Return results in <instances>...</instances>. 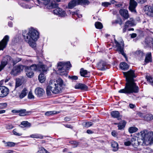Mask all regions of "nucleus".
Masks as SVG:
<instances>
[{
    "instance_id": "1",
    "label": "nucleus",
    "mask_w": 153,
    "mask_h": 153,
    "mask_svg": "<svg viewBox=\"0 0 153 153\" xmlns=\"http://www.w3.org/2000/svg\"><path fill=\"white\" fill-rule=\"evenodd\" d=\"M134 72V71L130 70L127 72H123L127 82L125 88L119 90V93L129 94L134 93H137L139 92V88L134 82V78L136 77Z\"/></svg>"
},
{
    "instance_id": "2",
    "label": "nucleus",
    "mask_w": 153,
    "mask_h": 153,
    "mask_svg": "<svg viewBox=\"0 0 153 153\" xmlns=\"http://www.w3.org/2000/svg\"><path fill=\"white\" fill-rule=\"evenodd\" d=\"M49 84L46 88V93L48 96L51 95V91L55 94L61 93L62 90L65 86L63 81L61 78L58 79L56 82L51 80L49 81Z\"/></svg>"
},
{
    "instance_id": "3",
    "label": "nucleus",
    "mask_w": 153,
    "mask_h": 153,
    "mask_svg": "<svg viewBox=\"0 0 153 153\" xmlns=\"http://www.w3.org/2000/svg\"><path fill=\"white\" fill-rule=\"evenodd\" d=\"M22 35L25 41L31 47L35 48L36 46L35 42L38 40L39 36V33L37 30L31 27L27 33L26 31H24Z\"/></svg>"
},
{
    "instance_id": "4",
    "label": "nucleus",
    "mask_w": 153,
    "mask_h": 153,
    "mask_svg": "<svg viewBox=\"0 0 153 153\" xmlns=\"http://www.w3.org/2000/svg\"><path fill=\"white\" fill-rule=\"evenodd\" d=\"M140 133L141 138L136 140L133 143V145H143L144 143L146 145H148L153 143V132L148 131L146 130H144L141 131Z\"/></svg>"
},
{
    "instance_id": "5",
    "label": "nucleus",
    "mask_w": 153,
    "mask_h": 153,
    "mask_svg": "<svg viewBox=\"0 0 153 153\" xmlns=\"http://www.w3.org/2000/svg\"><path fill=\"white\" fill-rule=\"evenodd\" d=\"M71 65L69 62H60L58 64L57 68L59 71V73L61 75H66L67 72L66 70L67 68H70Z\"/></svg>"
},
{
    "instance_id": "6",
    "label": "nucleus",
    "mask_w": 153,
    "mask_h": 153,
    "mask_svg": "<svg viewBox=\"0 0 153 153\" xmlns=\"http://www.w3.org/2000/svg\"><path fill=\"white\" fill-rule=\"evenodd\" d=\"M89 2L88 0H72L68 4V7L72 9L77 5H88Z\"/></svg>"
},
{
    "instance_id": "7",
    "label": "nucleus",
    "mask_w": 153,
    "mask_h": 153,
    "mask_svg": "<svg viewBox=\"0 0 153 153\" xmlns=\"http://www.w3.org/2000/svg\"><path fill=\"white\" fill-rule=\"evenodd\" d=\"M114 40L115 43L116 44V47L117 48L116 51L121 54L127 59L126 54L124 53L123 51L124 44L123 41H121L119 42L116 40L115 38L114 39Z\"/></svg>"
},
{
    "instance_id": "8",
    "label": "nucleus",
    "mask_w": 153,
    "mask_h": 153,
    "mask_svg": "<svg viewBox=\"0 0 153 153\" xmlns=\"http://www.w3.org/2000/svg\"><path fill=\"white\" fill-rule=\"evenodd\" d=\"M0 82V97H4L9 94V89L5 86H2Z\"/></svg>"
},
{
    "instance_id": "9",
    "label": "nucleus",
    "mask_w": 153,
    "mask_h": 153,
    "mask_svg": "<svg viewBox=\"0 0 153 153\" xmlns=\"http://www.w3.org/2000/svg\"><path fill=\"white\" fill-rule=\"evenodd\" d=\"M12 58L9 56L7 55L4 57L0 65V72L1 71L7 64L8 62L11 60Z\"/></svg>"
},
{
    "instance_id": "10",
    "label": "nucleus",
    "mask_w": 153,
    "mask_h": 153,
    "mask_svg": "<svg viewBox=\"0 0 153 153\" xmlns=\"http://www.w3.org/2000/svg\"><path fill=\"white\" fill-rule=\"evenodd\" d=\"M9 37L8 36H5L0 42V51L3 50L5 48L9 40Z\"/></svg>"
},
{
    "instance_id": "11",
    "label": "nucleus",
    "mask_w": 153,
    "mask_h": 153,
    "mask_svg": "<svg viewBox=\"0 0 153 153\" xmlns=\"http://www.w3.org/2000/svg\"><path fill=\"white\" fill-rule=\"evenodd\" d=\"M23 68L22 65H17L14 67L12 70V73L15 76L19 74L22 71Z\"/></svg>"
},
{
    "instance_id": "12",
    "label": "nucleus",
    "mask_w": 153,
    "mask_h": 153,
    "mask_svg": "<svg viewBox=\"0 0 153 153\" xmlns=\"http://www.w3.org/2000/svg\"><path fill=\"white\" fill-rule=\"evenodd\" d=\"M137 5V2L134 0H130V5L129 7V10L132 12H136L135 8Z\"/></svg>"
},
{
    "instance_id": "13",
    "label": "nucleus",
    "mask_w": 153,
    "mask_h": 153,
    "mask_svg": "<svg viewBox=\"0 0 153 153\" xmlns=\"http://www.w3.org/2000/svg\"><path fill=\"white\" fill-rule=\"evenodd\" d=\"M53 13L54 14L61 16H64L65 14V12L64 11L62 10V9L58 7L54 10H53Z\"/></svg>"
},
{
    "instance_id": "14",
    "label": "nucleus",
    "mask_w": 153,
    "mask_h": 153,
    "mask_svg": "<svg viewBox=\"0 0 153 153\" xmlns=\"http://www.w3.org/2000/svg\"><path fill=\"white\" fill-rule=\"evenodd\" d=\"M152 57L151 52H149L147 53L145 56V58L144 60V65L147 63L152 62Z\"/></svg>"
},
{
    "instance_id": "15",
    "label": "nucleus",
    "mask_w": 153,
    "mask_h": 153,
    "mask_svg": "<svg viewBox=\"0 0 153 153\" xmlns=\"http://www.w3.org/2000/svg\"><path fill=\"white\" fill-rule=\"evenodd\" d=\"M97 67L99 70H105L106 68V63L103 61H101L97 64Z\"/></svg>"
},
{
    "instance_id": "16",
    "label": "nucleus",
    "mask_w": 153,
    "mask_h": 153,
    "mask_svg": "<svg viewBox=\"0 0 153 153\" xmlns=\"http://www.w3.org/2000/svg\"><path fill=\"white\" fill-rule=\"evenodd\" d=\"M35 93L37 97H40L45 94V91L43 89L40 88H38L36 89Z\"/></svg>"
},
{
    "instance_id": "17",
    "label": "nucleus",
    "mask_w": 153,
    "mask_h": 153,
    "mask_svg": "<svg viewBox=\"0 0 153 153\" xmlns=\"http://www.w3.org/2000/svg\"><path fill=\"white\" fill-rule=\"evenodd\" d=\"M120 15L125 19H127L129 16L128 10L124 9H120L119 11Z\"/></svg>"
},
{
    "instance_id": "18",
    "label": "nucleus",
    "mask_w": 153,
    "mask_h": 153,
    "mask_svg": "<svg viewBox=\"0 0 153 153\" xmlns=\"http://www.w3.org/2000/svg\"><path fill=\"white\" fill-rule=\"evenodd\" d=\"M31 111H26L25 109L19 110V115L21 116H24L31 114Z\"/></svg>"
},
{
    "instance_id": "19",
    "label": "nucleus",
    "mask_w": 153,
    "mask_h": 153,
    "mask_svg": "<svg viewBox=\"0 0 153 153\" xmlns=\"http://www.w3.org/2000/svg\"><path fill=\"white\" fill-rule=\"evenodd\" d=\"M26 1H30V3H28L27 4L24 5L23 7L25 8L30 9L33 7L34 4V1L33 0H23Z\"/></svg>"
},
{
    "instance_id": "20",
    "label": "nucleus",
    "mask_w": 153,
    "mask_h": 153,
    "mask_svg": "<svg viewBox=\"0 0 153 153\" xmlns=\"http://www.w3.org/2000/svg\"><path fill=\"white\" fill-rule=\"evenodd\" d=\"M80 73L82 76L85 77H89L90 76V73L82 68L81 69Z\"/></svg>"
},
{
    "instance_id": "21",
    "label": "nucleus",
    "mask_w": 153,
    "mask_h": 153,
    "mask_svg": "<svg viewBox=\"0 0 153 153\" xmlns=\"http://www.w3.org/2000/svg\"><path fill=\"white\" fill-rule=\"evenodd\" d=\"M38 71H42L44 73L45 72H46L48 70L47 66L45 65H38Z\"/></svg>"
},
{
    "instance_id": "22",
    "label": "nucleus",
    "mask_w": 153,
    "mask_h": 153,
    "mask_svg": "<svg viewBox=\"0 0 153 153\" xmlns=\"http://www.w3.org/2000/svg\"><path fill=\"white\" fill-rule=\"evenodd\" d=\"M25 71L26 75L29 78H31L33 76L34 73L33 71L30 70L26 67L25 69Z\"/></svg>"
},
{
    "instance_id": "23",
    "label": "nucleus",
    "mask_w": 153,
    "mask_h": 153,
    "mask_svg": "<svg viewBox=\"0 0 153 153\" xmlns=\"http://www.w3.org/2000/svg\"><path fill=\"white\" fill-rule=\"evenodd\" d=\"M27 89L26 88H24L19 95V98L21 99L23 98L27 95Z\"/></svg>"
},
{
    "instance_id": "24",
    "label": "nucleus",
    "mask_w": 153,
    "mask_h": 153,
    "mask_svg": "<svg viewBox=\"0 0 153 153\" xmlns=\"http://www.w3.org/2000/svg\"><path fill=\"white\" fill-rule=\"evenodd\" d=\"M111 147L113 148V150L116 151L118 150V145L117 142L114 141H112L111 143Z\"/></svg>"
},
{
    "instance_id": "25",
    "label": "nucleus",
    "mask_w": 153,
    "mask_h": 153,
    "mask_svg": "<svg viewBox=\"0 0 153 153\" xmlns=\"http://www.w3.org/2000/svg\"><path fill=\"white\" fill-rule=\"evenodd\" d=\"M120 68L123 70H127L129 68L128 65L125 62H123L120 64Z\"/></svg>"
},
{
    "instance_id": "26",
    "label": "nucleus",
    "mask_w": 153,
    "mask_h": 153,
    "mask_svg": "<svg viewBox=\"0 0 153 153\" xmlns=\"http://www.w3.org/2000/svg\"><path fill=\"white\" fill-rule=\"evenodd\" d=\"M26 67L33 72L34 71H38V65H33L30 67L28 66Z\"/></svg>"
},
{
    "instance_id": "27",
    "label": "nucleus",
    "mask_w": 153,
    "mask_h": 153,
    "mask_svg": "<svg viewBox=\"0 0 153 153\" xmlns=\"http://www.w3.org/2000/svg\"><path fill=\"white\" fill-rule=\"evenodd\" d=\"M45 76L44 73L42 72L40 73L38 76V79L39 82L41 83H43L45 80Z\"/></svg>"
},
{
    "instance_id": "28",
    "label": "nucleus",
    "mask_w": 153,
    "mask_h": 153,
    "mask_svg": "<svg viewBox=\"0 0 153 153\" xmlns=\"http://www.w3.org/2000/svg\"><path fill=\"white\" fill-rule=\"evenodd\" d=\"M20 125L22 126H21L22 128L30 127L31 126V124L27 121H24L22 122Z\"/></svg>"
},
{
    "instance_id": "29",
    "label": "nucleus",
    "mask_w": 153,
    "mask_h": 153,
    "mask_svg": "<svg viewBox=\"0 0 153 153\" xmlns=\"http://www.w3.org/2000/svg\"><path fill=\"white\" fill-rule=\"evenodd\" d=\"M111 114V116L114 118L118 119V118L120 117V113L118 111H112Z\"/></svg>"
},
{
    "instance_id": "30",
    "label": "nucleus",
    "mask_w": 153,
    "mask_h": 153,
    "mask_svg": "<svg viewBox=\"0 0 153 153\" xmlns=\"http://www.w3.org/2000/svg\"><path fill=\"white\" fill-rule=\"evenodd\" d=\"M126 122L125 121L123 120L121 122L118 124V129H122L124 128L125 126Z\"/></svg>"
},
{
    "instance_id": "31",
    "label": "nucleus",
    "mask_w": 153,
    "mask_h": 153,
    "mask_svg": "<svg viewBox=\"0 0 153 153\" xmlns=\"http://www.w3.org/2000/svg\"><path fill=\"white\" fill-rule=\"evenodd\" d=\"M153 8V7L151 6L147 5L144 7L143 9L145 11L148 12L147 13L148 15V13H150Z\"/></svg>"
},
{
    "instance_id": "32",
    "label": "nucleus",
    "mask_w": 153,
    "mask_h": 153,
    "mask_svg": "<svg viewBox=\"0 0 153 153\" xmlns=\"http://www.w3.org/2000/svg\"><path fill=\"white\" fill-rule=\"evenodd\" d=\"M58 4H57L55 2L52 3H51L50 5H47V7L48 9H51L52 8H57L58 7Z\"/></svg>"
},
{
    "instance_id": "33",
    "label": "nucleus",
    "mask_w": 153,
    "mask_h": 153,
    "mask_svg": "<svg viewBox=\"0 0 153 153\" xmlns=\"http://www.w3.org/2000/svg\"><path fill=\"white\" fill-rule=\"evenodd\" d=\"M144 118L145 120L149 121L153 119V115L151 114H147L145 115Z\"/></svg>"
},
{
    "instance_id": "34",
    "label": "nucleus",
    "mask_w": 153,
    "mask_h": 153,
    "mask_svg": "<svg viewBox=\"0 0 153 153\" xmlns=\"http://www.w3.org/2000/svg\"><path fill=\"white\" fill-rule=\"evenodd\" d=\"M135 55L139 57H142L144 55V54L143 51L138 50L135 52Z\"/></svg>"
},
{
    "instance_id": "35",
    "label": "nucleus",
    "mask_w": 153,
    "mask_h": 153,
    "mask_svg": "<svg viewBox=\"0 0 153 153\" xmlns=\"http://www.w3.org/2000/svg\"><path fill=\"white\" fill-rule=\"evenodd\" d=\"M134 22L133 19L131 18L130 19V20L127 21L125 24L127 25L128 27L129 26H132L134 25Z\"/></svg>"
},
{
    "instance_id": "36",
    "label": "nucleus",
    "mask_w": 153,
    "mask_h": 153,
    "mask_svg": "<svg viewBox=\"0 0 153 153\" xmlns=\"http://www.w3.org/2000/svg\"><path fill=\"white\" fill-rule=\"evenodd\" d=\"M30 137L31 138H43V136L40 134H34L30 135Z\"/></svg>"
},
{
    "instance_id": "37",
    "label": "nucleus",
    "mask_w": 153,
    "mask_h": 153,
    "mask_svg": "<svg viewBox=\"0 0 153 153\" xmlns=\"http://www.w3.org/2000/svg\"><path fill=\"white\" fill-rule=\"evenodd\" d=\"M138 130V128L134 127H131L128 129V131L130 133H132L136 132Z\"/></svg>"
},
{
    "instance_id": "38",
    "label": "nucleus",
    "mask_w": 153,
    "mask_h": 153,
    "mask_svg": "<svg viewBox=\"0 0 153 153\" xmlns=\"http://www.w3.org/2000/svg\"><path fill=\"white\" fill-rule=\"evenodd\" d=\"M95 27L98 29H101L103 27L102 24L99 22H96L95 24Z\"/></svg>"
},
{
    "instance_id": "39",
    "label": "nucleus",
    "mask_w": 153,
    "mask_h": 153,
    "mask_svg": "<svg viewBox=\"0 0 153 153\" xmlns=\"http://www.w3.org/2000/svg\"><path fill=\"white\" fill-rule=\"evenodd\" d=\"M22 82H21V80L20 79H18L16 80V85L15 89L14 90H15L16 88L20 85H21L22 84Z\"/></svg>"
},
{
    "instance_id": "40",
    "label": "nucleus",
    "mask_w": 153,
    "mask_h": 153,
    "mask_svg": "<svg viewBox=\"0 0 153 153\" xmlns=\"http://www.w3.org/2000/svg\"><path fill=\"white\" fill-rule=\"evenodd\" d=\"M57 113L56 111H48L45 113V115L47 116H50L56 114Z\"/></svg>"
},
{
    "instance_id": "41",
    "label": "nucleus",
    "mask_w": 153,
    "mask_h": 153,
    "mask_svg": "<svg viewBox=\"0 0 153 153\" xmlns=\"http://www.w3.org/2000/svg\"><path fill=\"white\" fill-rule=\"evenodd\" d=\"M16 143L12 142H8L7 143H5V146L6 147H14V146L16 144Z\"/></svg>"
},
{
    "instance_id": "42",
    "label": "nucleus",
    "mask_w": 153,
    "mask_h": 153,
    "mask_svg": "<svg viewBox=\"0 0 153 153\" xmlns=\"http://www.w3.org/2000/svg\"><path fill=\"white\" fill-rule=\"evenodd\" d=\"M39 4H40L39 0H36ZM42 1V2L45 5H47L49 4L51 0H40Z\"/></svg>"
},
{
    "instance_id": "43",
    "label": "nucleus",
    "mask_w": 153,
    "mask_h": 153,
    "mask_svg": "<svg viewBox=\"0 0 153 153\" xmlns=\"http://www.w3.org/2000/svg\"><path fill=\"white\" fill-rule=\"evenodd\" d=\"M146 78L147 80L151 83V85L152 83H153V78L151 76H146Z\"/></svg>"
},
{
    "instance_id": "44",
    "label": "nucleus",
    "mask_w": 153,
    "mask_h": 153,
    "mask_svg": "<svg viewBox=\"0 0 153 153\" xmlns=\"http://www.w3.org/2000/svg\"><path fill=\"white\" fill-rule=\"evenodd\" d=\"M70 143L71 144L74 145V147H77L79 144L78 142H77L76 141H71L70 142Z\"/></svg>"
},
{
    "instance_id": "45",
    "label": "nucleus",
    "mask_w": 153,
    "mask_h": 153,
    "mask_svg": "<svg viewBox=\"0 0 153 153\" xmlns=\"http://www.w3.org/2000/svg\"><path fill=\"white\" fill-rule=\"evenodd\" d=\"M39 152L40 153H50L45 149L42 147L40 148V150L39 151Z\"/></svg>"
},
{
    "instance_id": "46",
    "label": "nucleus",
    "mask_w": 153,
    "mask_h": 153,
    "mask_svg": "<svg viewBox=\"0 0 153 153\" xmlns=\"http://www.w3.org/2000/svg\"><path fill=\"white\" fill-rule=\"evenodd\" d=\"M28 98L29 99H33L34 98V95H33L32 91H30L28 93Z\"/></svg>"
},
{
    "instance_id": "47",
    "label": "nucleus",
    "mask_w": 153,
    "mask_h": 153,
    "mask_svg": "<svg viewBox=\"0 0 153 153\" xmlns=\"http://www.w3.org/2000/svg\"><path fill=\"white\" fill-rule=\"evenodd\" d=\"M88 87L85 84L81 83L80 89L82 90H87Z\"/></svg>"
},
{
    "instance_id": "48",
    "label": "nucleus",
    "mask_w": 153,
    "mask_h": 153,
    "mask_svg": "<svg viewBox=\"0 0 153 153\" xmlns=\"http://www.w3.org/2000/svg\"><path fill=\"white\" fill-rule=\"evenodd\" d=\"M22 59L19 58H16L14 60H13L14 65H15L19 62L21 61Z\"/></svg>"
},
{
    "instance_id": "49",
    "label": "nucleus",
    "mask_w": 153,
    "mask_h": 153,
    "mask_svg": "<svg viewBox=\"0 0 153 153\" xmlns=\"http://www.w3.org/2000/svg\"><path fill=\"white\" fill-rule=\"evenodd\" d=\"M13 126L12 124L10 123L7 124L6 125V128L7 129H10L13 128Z\"/></svg>"
},
{
    "instance_id": "50",
    "label": "nucleus",
    "mask_w": 153,
    "mask_h": 153,
    "mask_svg": "<svg viewBox=\"0 0 153 153\" xmlns=\"http://www.w3.org/2000/svg\"><path fill=\"white\" fill-rule=\"evenodd\" d=\"M111 4L110 2H102V5L104 7H107Z\"/></svg>"
},
{
    "instance_id": "51",
    "label": "nucleus",
    "mask_w": 153,
    "mask_h": 153,
    "mask_svg": "<svg viewBox=\"0 0 153 153\" xmlns=\"http://www.w3.org/2000/svg\"><path fill=\"white\" fill-rule=\"evenodd\" d=\"M7 106V104L6 103H0V108L3 109L6 108Z\"/></svg>"
},
{
    "instance_id": "52",
    "label": "nucleus",
    "mask_w": 153,
    "mask_h": 153,
    "mask_svg": "<svg viewBox=\"0 0 153 153\" xmlns=\"http://www.w3.org/2000/svg\"><path fill=\"white\" fill-rule=\"evenodd\" d=\"M93 124V123L91 122H86L85 124V126L87 127H88L92 126Z\"/></svg>"
},
{
    "instance_id": "53",
    "label": "nucleus",
    "mask_w": 153,
    "mask_h": 153,
    "mask_svg": "<svg viewBox=\"0 0 153 153\" xmlns=\"http://www.w3.org/2000/svg\"><path fill=\"white\" fill-rule=\"evenodd\" d=\"M68 77L73 80H76L77 79H78V76H69Z\"/></svg>"
},
{
    "instance_id": "54",
    "label": "nucleus",
    "mask_w": 153,
    "mask_h": 153,
    "mask_svg": "<svg viewBox=\"0 0 153 153\" xmlns=\"http://www.w3.org/2000/svg\"><path fill=\"white\" fill-rule=\"evenodd\" d=\"M13 134L15 135H18V136H21L22 135L21 134L19 133H17L16 132V130L15 129H14L13 130Z\"/></svg>"
},
{
    "instance_id": "55",
    "label": "nucleus",
    "mask_w": 153,
    "mask_h": 153,
    "mask_svg": "<svg viewBox=\"0 0 153 153\" xmlns=\"http://www.w3.org/2000/svg\"><path fill=\"white\" fill-rule=\"evenodd\" d=\"M64 126L67 128L72 129L73 128V126L70 124H64Z\"/></svg>"
},
{
    "instance_id": "56",
    "label": "nucleus",
    "mask_w": 153,
    "mask_h": 153,
    "mask_svg": "<svg viewBox=\"0 0 153 153\" xmlns=\"http://www.w3.org/2000/svg\"><path fill=\"white\" fill-rule=\"evenodd\" d=\"M147 0H137L138 2L141 4H143L146 2Z\"/></svg>"
},
{
    "instance_id": "57",
    "label": "nucleus",
    "mask_w": 153,
    "mask_h": 153,
    "mask_svg": "<svg viewBox=\"0 0 153 153\" xmlns=\"http://www.w3.org/2000/svg\"><path fill=\"white\" fill-rule=\"evenodd\" d=\"M81 83H78L76 84L75 86V88L76 89H80Z\"/></svg>"
},
{
    "instance_id": "58",
    "label": "nucleus",
    "mask_w": 153,
    "mask_h": 153,
    "mask_svg": "<svg viewBox=\"0 0 153 153\" xmlns=\"http://www.w3.org/2000/svg\"><path fill=\"white\" fill-rule=\"evenodd\" d=\"M131 144V142L129 141L126 142L124 143V145L126 146H129Z\"/></svg>"
},
{
    "instance_id": "59",
    "label": "nucleus",
    "mask_w": 153,
    "mask_h": 153,
    "mask_svg": "<svg viewBox=\"0 0 153 153\" xmlns=\"http://www.w3.org/2000/svg\"><path fill=\"white\" fill-rule=\"evenodd\" d=\"M148 15L153 17V8L150 13H148Z\"/></svg>"
},
{
    "instance_id": "60",
    "label": "nucleus",
    "mask_w": 153,
    "mask_h": 153,
    "mask_svg": "<svg viewBox=\"0 0 153 153\" xmlns=\"http://www.w3.org/2000/svg\"><path fill=\"white\" fill-rule=\"evenodd\" d=\"M128 27L127 25H126L125 24V25L124 27H123V33H124L126 31V30Z\"/></svg>"
},
{
    "instance_id": "61",
    "label": "nucleus",
    "mask_w": 153,
    "mask_h": 153,
    "mask_svg": "<svg viewBox=\"0 0 153 153\" xmlns=\"http://www.w3.org/2000/svg\"><path fill=\"white\" fill-rule=\"evenodd\" d=\"M136 140V139L135 138L132 137L131 138V143L133 145V143H134V142Z\"/></svg>"
},
{
    "instance_id": "62",
    "label": "nucleus",
    "mask_w": 153,
    "mask_h": 153,
    "mask_svg": "<svg viewBox=\"0 0 153 153\" xmlns=\"http://www.w3.org/2000/svg\"><path fill=\"white\" fill-rule=\"evenodd\" d=\"M111 134L114 137H116L117 136V133L115 131H112L111 132Z\"/></svg>"
},
{
    "instance_id": "63",
    "label": "nucleus",
    "mask_w": 153,
    "mask_h": 153,
    "mask_svg": "<svg viewBox=\"0 0 153 153\" xmlns=\"http://www.w3.org/2000/svg\"><path fill=\"white\" fill-rule=\"evenodd\" d=\"M131 37L132 38H134L137 36V35L135 33H133L131 34Z\"/></svg>"
},
{
    "instance_id": "64",
    "label": "nucleus",
    "mask_w": 153,
    "mask_h": 153,
    "mask_svg": "<svg viewBox=\"0 0 153 153\" xmlns=\"http://www.w3.org/2000/svg\"><path fill=\"white\" fill-rule=\"evenodd\" d=\"M71 118L68 117H66L64 118V120L66 121H68L70 120Z\"/></svg>"
}]
</instances>
